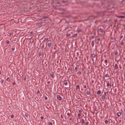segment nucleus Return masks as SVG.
<instances>
[{"label":"nucleus","mask_w":125,"mask_h":125,"mask_svg":"<svg viewBox=\"0 0 125 125\" xmlns=\"http://www.w3.org/2000/svg\"><path fill=\"white\" fill-rule=\"evenodd\" d=\"M84 88H86V86L85 85H84Z\"/></svg>","instance_id":"nucleus-46"},{"label":"nucleus","mask_w":125,"mask_h":125,"mask_svg":"<svg viewBox=\"0 0 125 125\" xmlns=\"http://www.w3.org/2000/svg\"><path fill=\"white\" fill-rule=\"evenodd\" d=\"M101 93V91L100 90H98L97 92V93L98 94H100Z\"/></svg>","instance_id":"nucleus-15"},{"label":"nucleus","mask_w":125,"mask_h":125,"mask_svg":"<svg viewBox=\"0 0 125 125\" xmlns=\"http://www.w3.org/2000/svg\"><path fill=\"white\" fill-rule=\"evenodd\" d=\"M104 62L105 63V64L106 65H107V60L106 59L104 61Z\"/></svg>","instance_id":"nucleus-12"},{"label":"nucleus","mask_w":125,"mask_h":125,"mask_svg":"<svg viewBox=\"0 0 125 125\" xmlns=\"http://www.w3.org/2000/svg\"><path fill=\"white\" fill-rule=\"evenodd\" d=\"M41 119H43V117H41Z\"/></svg>","instance_id":"nucleus-50"},{"label":"nucleus","mask_w":125,"mask_h":125,"mask_svg":"<svg viewBox=\"0 0 125 125\" xmlns=\"http://www.w3.org/2000/svg\"><path fill=\"white\" fill-rule=\"evenodd\" d=\"M77 36V34H74V37H76Z\"/></svg>","instance_id":"nucleus-34"},{"label":"nucleus","mask_w":125,"mask_h":125,"mask_svg":"<svg viewBox=\"0 0 125 125\" xmlns=\"http://www.w3.org/2000/svg\"><path fill=\"white\" fill-rule=\"evenodd\" d=\"M124 43L123 42L121 43L122 45H123Z\"/></svg>","instance_id":"nucleus-55"},{"label":"nucleus","mask_w":125,"mask_h":125,"mask_svg":"<svg viewBox=\"0 0 125 125\" xmlns=\"http://www.w3.org/2000/svg\"><path fill=\"white\" fill-rule=\"evenodd\" d=\"M108 121L107 120H105V122L106 124L107 123H108Z\"/></svg>","instance_id":"nucleus-20"},{"label":"nucleus","mask_w":125,"mask_h":125,"mask_svg":"<svg viewBox=\"0 0 125 125\" xmlns=\"http://www.w3.org/2000/svg\"><path fill=\"white\" fill-rule=\"evenodd\" d=\"M71 120V118H70V120Z\"/></svg>","instance_id":"nucleus-58"},{"label":"nucleus","mask_w":125,"mask_h":125,"mask_svg":"<svg viewBox=\"0 0 125 125\" xmlns=\"http://www.w3.org/2000/svg\"><path fill=\"white\" fill-rule=\"evenodd\" d=\"M63 84H64L65 85H67L68 83L67 81V80H65L63 81Z\"/></svg>","instance_id":"nucleus-3"},{"label":"nucleus","mask_w":125,"mask_h":125,"mask_svg":"<svg viewBox=\"0 0 125 125\" xmlns=\"http://www.w3.org/2000/svg\"><path fill=\"white\" fill-rule=\"evenodd\" d=\"M92 56L93 58H95L96 56V55L94 54H93L92 55Z\"/></svg>","instance_id":"nucleus-14"},{"label":"nucleus","mask_w":125,"mask_h":125,"mask_svg":"<svg viewBox=\"0 0 125 125\" xmlns=\"http://www.w3.org/2000/svg\"><path fill=\"white\" fill-rule=\"evenodd\" d=\"M53 75V73H50V75L51 76H52Z\"/></svg>","instance_id":"nucleus-44"},{"label":"nucleus","mask_w":125,"mask_h":125,"mask_svg":"<svg viewBox=\"0 0 125 125\" xmlns=\"http://www.w3.org/2000/svg\"><path fill=\"white\" fill-rule=\"evenodd\" d=\"M6 80L7 81H9L10 80V78L9 77H7Z\"/></svg>","instance_id":"nucleus-18"},{"label":"nucleus","mask_w":125,"mask_h":125,"mask_svg":"<svg viewBox=\"0 0 125 125\" xmlns=\"http://www.w3.org/2000/svg\"><path fill=\"white\" fill-rule=\"evenodd\" d=\"M11 50L12 51H14V49L13 48H12Z\"/></svg>","instance_id":"nucleus-45"},{"label":"nucleus","mask_w":125,"mask_h":125,"mask_svg":"<svg viewBox=\"0 0 125 125\" xmlns=\"http://www.w3.org/2000/svg\"><path fill=\"white\" fill-rule=\"evenodd\" d=\"M92 38L93 39L94 38V36H92Z\"/></svg>","instance_id":"nucleus-43"},{"label":"nucleus","mask_w":125,"mask_h":125,"mask_svg":"<svg viewBox=\"0 0 125 125\" xmlns=\"http://www.w3.org/2000/svg\"><path fill=\"white\" fill-rule=\"evenodd\" d=\"M117 114L118 116H120L121 115V113L120 112H117Z\"/></svg>","instance_id":"nucleus-7"},{"label":"nucleus","mask_w":125,"mask_h":125,"mask_svg":"<svg viewBox=\"0 0 125 125\" xmlns=\"http://www.w3.org/2000/svg\"><path fill=\"white\" fill-rule=\"evenodd\" d=\"M108 92H105L104 93V95H106V93L107 94H108Z\"/></svg>","instance_id":"nucleus-31"},{"label":"nucleus","mask_w":125,"mask_h":125,"mask_svg":"<svg viewBox=\"0 0 125 125\" xmlns=\"http://www.w3.org/2000/svg\"><path fill=\"white\" fill-rule=\"evenodd\" d=\"M121 120H120L119 121V122L120 123L121 122Z\"/></svg>","instance_id":"nucleus-53"},{"label":"nucleus","mask_w":125,"mask_h":125,"mask_svg":"<svg viewBox=\"0 0 125 125\" xmlns=\"http://www.w3.org/2000/svg\"><path fill=\"white\" fill-rule=\"evenodd\" d=\"M48 99V98L47 97H46L45 98V100H47Z\"/></svg>","instance_id":"nucleus-38"},{"label":"nucleus","mask_w":125,"mask_h":125,"mask_svg":"<svg viewBox=\"0 0 125 125\" xmlns=\"http://www.w3.org/2000/svg\"><path fill=\"white\" fill-rule=\"evenodd\" d=\"M117 117H115V120H116V121H117Z\"/></svg>","instance_id":"nucleus-37"},{"label":"nucleus","mask_w":125,"mask_h":125,"mask_svg":"<svg viewBox=\"0 0 125 125\" xmlns=\"http://www.w3.org/2000/svg\"><path fill=\"white\" fill-rule=\"evenodd\" d=\"M50 83V82H47V83L48 84H49Z\"/></svg>","instance_id":"nucleus-49"},{"label":"nucleus","mask_w":125,"mask_h":125,"mask_svg":"<svg viewBox=\"0 0 125 125\" xmlns=\"http://www.w3.org/2000/svg\"><path fill=\"white\" fill-rule=\"evenodd\" d=\"M6 42L7 44H9L10 43V42L8 40H6Z\"/></svg>","instance_id":"nucleus-26"},{"label":"nucleus","mask_w":125,"mask_h":125,"mask_svg":"<svg viewBox=\"0 0 125 125\" xmlns=\"http://www.w3.org/2000/svg\"><path fill=\"white\" fill-rule=\"evenodd\" d=\"M117 17L119 18H124V16H117Z\"/></svg>","instance_id":"nucleus-9"},{"label":"nucleus","mask_w":125,"mask_h":125,"mask_svg":"<svg viewBox=\"0 0 125 125\" xmlns=\"http://www.w3.org/2000/svg\"><path fill=\"white\" fill-rule=\"evenodd\" d=\"M42 47H43V46H42Z\"/></svg>","instance_id":"nucleus-63"},{"label":"nucleus","mask_w":125,"mask_h":125,"mask_svg":"<svg viewBox=\"0 0 125 125\" xmlns=\"http://www.w3.org/2000/svg\"><path fill=\"white\" fill-rule=\"evenodd\" d=\"M82 111H81V110H79V112L81 114L82 113Z\"/></svg>","instance_id":"nucleus-32"},{"label":"nucleus","mask_w":125,"mask_h":125,"mask_svg":"<svg viewBox=\"0 0 125 125\" xmlns=\"http://www.w3.org/2000/svg\"><path fill=\"white\" fill-rule=\"evenodd\" d=\"M87 94L88 95H89L90 94V92L88 91H87Z\"/></svg>","instance_id":"nucleus-27"},{"label":"nucleus","mask_w":125,"mask_h":125,"mask_svg":"<svg viewBox=\"0 0 125 125\" xmlns=\"http://www.w3.org/2000/svg\"><path fill=\"white\" fill-rule=\"evenodd\" d=\"M120 13L121 14H124V15H125V12H121Z\"/></svg>","instance_id":"nucleus-21"},{"label":"nucleus","mask_w":125,"mask_h":125,"mask_svg":"<svg viewBox=\"0 0 125 125\" xmlns=\"http://www.w3.org/2000/svg\"><path fill=\"white\" fill-rule=\"evenodd\" d=\"M88 122H87L85 123V125H88Z\"/></svg>","instance_id":"nucleus-39"},{"label":"nucleus","mask_w":125,"mask_h":125,"mask_svg":"<svg viewBox=\"0 0 125 125\" xmlns=\"http://www.w3.org/2000/svg\"><path fill=\"white\" fill-rule=\"evenodd\" d=\"M14 117V115H11L10 116V117L11 118H13Z\"/></svg>","instance_id":"nucleus-30"},{"label":"nucleus","mask_w":125,"mask_h":125,"mask_svg":"<svg viewBox=\"0 0 125 125\" xmlns=\"http://www.w3.org/2000/svg\"><path fill=\"white\" fill-rule=\"evenodd\" d=\"M76 89H79V90L80 89V88L79 85H77L76 86Z\"/></svg>","instance_id":"nucleus-19"},{"label":"nucleus","mask_w":125,"mask_h":125,"mask_svg":"<svg viewBox=\"0 0 125 125\" xmlns=\"http://www.w3.org/2000/svg\"><path fill=\"white\" fill-rule=\"evenodd\" d=\"M52 44L51 42H49L48 44V47H50V46H51Z\"/></svg>","instance_id":"nucleus-13"},{"label":"nucleus","mask_w":125,"mask_h":125,"mask_svg":"<svg viewBox=\"0 0 125 125\" xmlns=\"http://www.w3.org/2000/svg\"><path fill=\"white\" fill-rule=\"evenodd\" d=\"M124 18H125V16H124Z\"/></svg>","instance_id":"nucleus-59"},{"label":"nucleus","mask_w":125,"mask_h":125,"mask_svg":"<svg viewBox=\"0 0 125 125\" xmlns=\"http://www.w3.org/2000/svg\"><path fill=\"white\" fill-rule=\"evenodd\" d=\"M81 91H82L83 90L82 89H81Z\"/></svg>","instance_id":"nucleus-60"},{"label":"nucleus","mask_w":125,"mask_h":125,"mask_svg":"<svg viewBox=\"0 0 125 125\" xmlns=\"http://www.w3.org/2000/svg\"><path fill=\"white\" fill-rule=\"evenodd\" d=\"M75 70H77L78 69L77 68V67H75Z\"/></svg>","instance_id":"nucleus-35"},{"label":"nucleus","mask_w":125,"mask_h":125,"mask_svg":"<svg viewBox=\"0 0 125 125\" xmlns=\"http://www.w3.org/2000/svg\"><path fill=\"white\" fill-rule=\"evenodd\" d=\"M70 85L69 84V85L68 86H67V87H65V88L66 89H69L70 88Z\"/></svg>","instance_id":"nucleus-16"},{"label":"nucleus","mask_w":125,"mask_h":125,"mask_svg":"<svg viewBox=\"0 0 125 125\" xmlns=\"http://www.w3.org/2000/svg\"><path fill=\"white\" fill-rule=\"evenodd\" d=\"M94 41H93L92 42H91V45L93 47L94 46Z\"/></svg>","instance_id":"nucleus-10"},{"label":"nucleus","mask_w":125,"mask_h":125,"mask_svg":"<svg viewBox=\"0 0 125 125\" xmlns=\"http://www.w3.org/2000/svg\"><path fill=\"white\" fill-rule=\"evenodd\" d=\"M33 31H31V34H33Z\"/></svg>","instance_id":"nucleus-40"},{"label":"nucleus","mask_w":125,"mask_h":125,"mask_svg":"<svg viewBox=\"0 0 125 125\" xmlns=\"http://www.w3.org/2000/svg\"><path fill=\"white\" fill-rule=\"evenodd\" d=\"M70 90V89H69V90L67 89V90H68V91H69Z\"/></svg>","instance_id":"nucleus-56"},{"label":"nucleus","mask_w":125,"mask_h":125,"mask_svg":"<svg viewBox=\"0 0 125 125\" xmlns=\"http://www.w3.org/2000/svg\"><path fill=\"white\" fill-rule=\"evenodd\" d=\"M78 73H80V74H81V72H80V71Z\"/></svg>","instance_id":"nucleus-48"},{"label":"nucleus","mask_w":125,"mask_h":125,"mask_svg":"<svg viewBox=\"0 0 125 125\" xmlns=\"http://www.w3.org/2000/svg\"><path fill=\"white\" fill-rule=\"evenodd\" d=\"M97 40L98 41H100V38H98L97 39Z\"/></svg>","instance_id":"nucleus-36"},{"label":"nucleus","mask_w":125,"mask_h":125,"mask_svg":"<svg viewBox=\"0 0 125 125\" xmlns=\"http://www.w3.org/2000/svg\"><path fill=\"white\" fill-rule=\"evenodd\" d=\"M105 76L106 77H109V75L107 74H106L105 75Z\"/></svg>","instance_id":"nucleus-22"},{"label":"nucleus","mask_w":125,"mask_h":125,"mask_svg":"<svg viewBox=\"0 0 125 125\" xmlns=\"http://www.w3.org/2000/svg\"><path fill=\"white\" fill-rule=\"evenodd\" d=\"M26 79V78H24V79Z\"/></svg>","instance_id":"nucleus-61"},{"label":"nucleus","mask_w":125,"mask_h":125,"mask_svg":"<svg viewBox=\"0 0 125 125\" xmlns=\"http://www.w3.org/2000/svg\"><path fill=\"white\" fill-rule=\"evenodd\" d=\"M25 116H28V114H25Z\"/></svg>","instance_id":"nucleus-47"},{"label":"nucleus","mask_w":125,"mask_h":125,"mask_svg":"<svg viewBox=\"0 0 125 125\" xmlns=\"http://www.w3.org/2000/svg\"><path fill=\"white\" fill-rule=\"evenodd\" d=\"M99 42H97V44H99Z\"/></svg>","instance_id":"nucleus-54"},{"label":"nucleus","mask_w":125,"mask_h":125,"mask_svg":"<svg viewBox=\"0 0 125 125\" xmlns=\"http://www.w3.org/2000/svg\"><path fill=\"white\" fill-rule=\"evenodd\" d=\"M102 99L103 100H104L105 98L104 94H102Z\"/></svg>","instance_id":"nucleus-11"},{"label":"nucleus","mask_w":125,"mask_h":125,"mask_svg":"<svg viewBox=\"0 0 125 125\" xmlns=\"http://www.w3.org/2000/svg\"><path fill=\"white\" fill-rule=\"evenodd\" d=\"M58 100L59 101H61L62 99V98L59 95H58L57 96Z\"/></svg>","instance_id":"nucleus-1"},{"label":"nucleus","mask_w":125,"mask_h":125,"mask_svg":"<svg viewBox=\"0 0 125 125\" xmlns=\"http://www.w3.org/2000/svg\"><path fill=\"white\" fill-rule=\"evenodd\" d=\"M1 72L0 71V74H1Z\"/></svg>","instance_id":"nucleus-57"},{"label":"nucleus","mask_w":125,"mask_h":125,"mask_svg":"<svg viewBox=\"0 0 125 125\" xmlns=\"http://www.w3.org/2000/svg\"><path fill=\"white\" fill-rule=\"evenodd\" d=\"M81 115L80 114H78V117H81Z\"/></svg>","instance_id":"nucleus-28"},{"label":"nucleus","mask_w":125,"mask_h":125,"mask_svg":"<svg viewBox=\"0 0 125 125\" xmlns=\"http://www.w3.org/2000/svg\"><path fill=\"white\" fill-rule=\"evenodd\" d=\"M118 52H114V54L115 55H117L118 54Z\"/></svg>","instance_id":"nucleus-17"},{"label":"nucleus","mask_w":125,"mask_h":125,"mask_svg":"<svg viewBox=\"0 0 125 125\" xmlns=\"http://www.w3.org/2000/svg\"><path fill=\"white\" fill-rule=\"evenodd\" d=\"M3 82V80L2 79H1V81H0V82L1 83H2Z\"/></svg>","instance_id":"nucleus-23"},{"label":"nucleus","mask_w":125,"mask_h":125,"mask_svg":"<svg viewBox=\"0 0 125 125\" xmlns=\"http://www.w3.org/2000/svg\"><path fill=\"white\" fill-rule=\"evenodd\" d=\"M12 34V33H11V32H10V35H11Z\"/></svg>","instance_id":"nucleus-52"},{"label":"nucleus","mask_w":125,"mask_h":125,"mask_svg":"<svg viewBox=\"0 0 125 125\" xmlns=\"http://www.w3.org/2000/svg\"><path fill=\"white\" fill-rule=\"evenodd\" d=\"M109 85V83H107V86L108 87Z\"/></svg>","instance_id":"nucleus-41"},{"label":"nucleus","mask_w":125,"mask_h":125,"mask_svg":"<svg viewBox=\"0 0 125 125\" xmlns=\"http://www.w3.org/2000/svg\"><path fill=\"white\" fill-rule=\"evenodd\" d=\"M49 125H52V124L51 122H49L48 123Z\"/></svg>","instance_id":"nucleus-24"},{"label":"nucleus","mask_w":125,"mask_h":125,"mask_svg":"<svg viewBox=\"0 0 125 125\" xmlns=\"http://www.w3.org/2000/svg\"><path fill=\"white\" fill-rule=\"evenodd\" d=\"M84 120L83 119H81V123L83 124L84 123Z\"/></svg>","instance_id":"nucleus-5"},{"label":"nucleus","mask_w":125,"mask_h":125,"mask_svg":"<svg viewBox=\"0 0 125 125\" xmlns=\"http://www.w3.org/2000/svg\"><path fill=\"white\" fill-rule=\"evenodd\" d=\"M81 30H79L78 31V32H81Z\"/></svg>","instance_id":"nucleus-51"},{"label":"nucleus","mask_w":125,"mask_h":125,"mask_svg":"<svg viewBox=\"0 0 125 125\" xmlns=\"http://www.w3.org/2000/svg\"><path fill=\"white\" fill-rule=\"evenodd\" d=\"M39 24L40 26H42L45 25V23L44 22H41Z\"/></svg>","instance_id":"nucleus-2"},{"label":"nucleus","mask_w":125,"mask_h":125,"mask_svg":"<svg viewBox=\"0 0 125 125\" xmlns=\"http://www.w3.org/2000/svg\"><path fill=\"white\" fill-rule=\"evenodd\" d=\"M15 83H12V85H13V86L15 84Z\"/></svg>","instance_id":"nucleus-42"},{"label":"nucleus","mask_w":125,"mask_h":125,"mask_svg":"<svg viewBox=\"0 0 125 125\" xmlns=\"http://www.w3.org/2000/svg\"><path fill=\"white\" fill-rule=\"evenodd\" d=\"M48 38H45V40H46L47 41H48Z\"/></svg>","instance_id":"nucleus-25"},{"label":"nucleus","mask_w":125,"mask_h":125,"mask_svg":"<svg viewBox=\"0 0 125 125\" xmlns=\"http://www.w3.org/2000/svg\"><path fill=\"white\" fill-rule=\"evenodd\" d=\"M115 69H117L118 68V66L116 64H115Z\"/></svg>","instance_id":"nucleus-8"},{"label":"nucleus","mask_w":125,"mask_h":125,"mask_svg":"<svg viewBox=\"0 0 125 125\" xmlns=\"http://www.w3.org/2000/svg\"><path fill=\"white\" fill-rule=\"evenodd\" d=\"M115 44H112L111 46V48L112 49H113L115 47Z\"/></svg>","instance_id":"nucleus-6"},{"label":"nucleus","mask_w":125,"mask_h":125,"mask_svg":"<svg viewBox=\"0 0 125 125\" xmlns=\"http://www.w3.org/2000/svg\"><path fill=\"white\" fill-rule=\"evenodd\" d=\"M98 31L101 33H103L104 32V30L103 29L101 28L98 29Z\"/></svg>","instance_id":"nucleus-4"},{"label":"nucleus","mask_w":125,"mask_h":125,"mask_svg":"<svg viewBox=\"0 0 125 125\" xmlns=\"http://www.w3.org/2000/svg\"><path fill=\"white\" fill-rule=\"evenodd\" d=\"M67 115L68 116H69L70 115V114L69 113H67Z\"/></svg>","instance_id":"nucleus-33"},{"label":"nucleus","mask_w":125,"mask_h":125,"mask_svg":"<svg viewBox=\"0 0 125 125\" xmlns=\"http://www.w3.org/2000/svg\"><path fill=\"white\" fill-rule=\"evenodd\" d=\"M26 79V78H24V79Z\"/></svg>","instance_id":"nucleus-62"},{"label":"nucleus","mask_w":125,"mask_h":125,"mask_svg":"<svg viewBox=\"0 0 125 125\" xmlns=\"http://www.w3.org/2000/svg\"><path fill=\"white\" fill-rule=\"evenodd\" d=\"M42 52H40L39 54V55H42Z\"/></svg>","instance_id":"nucleus-29"}]
</instances>
